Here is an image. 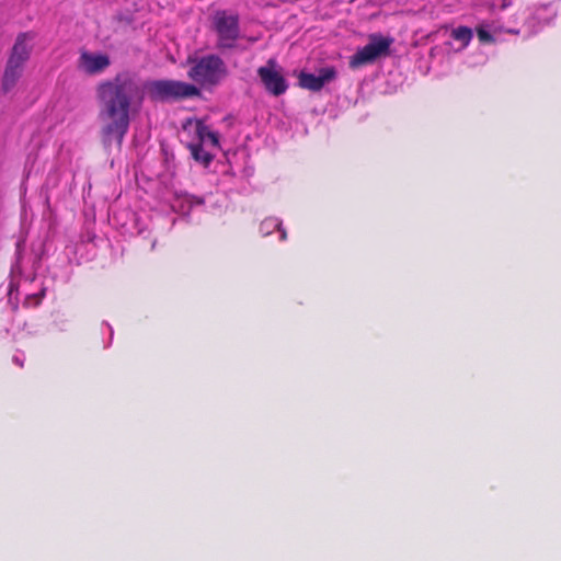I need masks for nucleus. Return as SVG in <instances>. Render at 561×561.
Instances as JSON below:
<instances>
[{"instance_id": "nucleus-1", "label": "nucleus", "mask_w": 561, "mask_h": 561, "mask_svg": "<svg viewBox=\"0 0 561 561\" xmlns=\"http://www.w3.org/2000/svg\"><path fill=\"white\" fill-rule=\"evenodd\" d=\"M99 103L100 130L104 146L113 142L122 147L130 125V114L138 111L147 94L152 102L183 100L201 95L195 84L176 80H148L140 82L129 72L117 73L101 81L95 89Z\"/></svg>"}, {"instance_id": "nucleus-2", "label": "nucleus", "mask_w": 561, "mask_h": 561, "mask_svg": "<svg viewBox=\"0 0 561 561\" xmlns=\"http://www.w3.org/2000/svg\"><path fill=\"white\" fill-rule=\"evenodd\" d=\"M191 65L187 77L203 89H211L220 84L229 75L226 62L215 54L201 58L188 59Z\"/></svg>"}, {"instance_id": "nucleus-3", "label": "nucleus", "mask_w": 561, "mask_h": 561, "mask_svg": "<svg viewBox=\"0 0 561 561\" xmlns=\"http://www.w3.org/2000/svg\"><path fill=\"white\" fill-rule=\"evenodd\" d=\"M28 39L31 37L27 33L19 34L15 39L2 76L1 83L4 93L10 92L22 77L24 65L31 56V47L27 45Z\"/></svg>"}, {"instance_id": "nucleus-4", "label": "nucleus", "mask_w": 561, "mask_h": 561, "mask_svg": "<svg viewBox=\"0 0 561 561\" xmlns=\"http://www.w3.org/2000/svg\"><path fill=\"white\" fill-rule=\"evenodd\" d=\"M213 27L217 35L216 47L220 51L237 48L240 37L239 18L227 11H217L213 16Z\"/></svg>"}, {"instance_id": "nucleus-5", "label": "nucleus", "mask_w": 561, "mask_h": 561, "mask_svg": "<svg viewBox=\"0 0 561 561\" xmlns=\"http://www.w3.org/2000/svg\"><path fill=\"white\" fill-rule=\"evenodd\" d=\"M392 43L393 39L391 37H383L379 34L370 35L369 43L351 57L350 66L357 68L374 62L377 58L389 54Z\"/></svg>"}, {"instance_id": "nucleus-6", "label": "nucleus", "mask_w": 561, "mask_h": 561, "mask_svg": "<svg viewBox=\"0 0 561 561\" xmlns=\"http://www.w3.org/2000/svg\"><path fill=\"white\" fill-rule=\"evenodd\" d=\"M257 76L265 90L274 96L284 94L288 89V83L274 58L257 69Z\"/></svg>"}, {"instance_id": "nucleus-7", "label": "nucleus", "mask_w": 561, "mask_h": 561, "mask_svg": "<svg viewBox=\"0 0 561 561\" xmlns=\"http://www.w3.org/2000/svg\"><path fill=\"white\" fill-rule=\"evenodd\" d=\"M336 78V70L334 67H324L319 70L316 76L306 71H301L298 75V84L301 89H306L312 92L320 91L327 83L333 81Z\"/></svg>"}, {"instance_id": "nucleus-8", "label": "nucleus", "mask_w": 561, "mask_h": 561, "mask_svg": "<svg viewBox=\"0 0 561 561\" xmlns=\"http://www.w3.org/2000/svg\"><path fill=\"white\" fill-rule=\"evenodd\" d=\"M111 61L108 56L103 54H91L84 51L80 55L79 67L88 75H96L103 72Z\"/></svg>"}, {"instance_id": "nucleus-9", "label": "nucleus", "mask_w": 561, "mask_h": 561, "mask_svg": "<svg viewBox=\"0 0 561 561\" xmlns=\"http://www.w3.org/2000/svg\"><path fill=\"white\" fill-rule=\"evenodd\" d=\"M196 135L201 144L209 141L215 147L219 146L218 134L210 130V128L201 121L196 123Z\"/></svg>"}, {"instance_id": "nucleus-10", "label": "nucleus", "mask_w": 561, "mask_h": 561, "mask_svg": "<svg viewBox=\"0 0 561 561\" xmlns=\"http://www.w3.org/2000/svg\"><path fill=\"white\" fill-rule=\"evenodd\" d=\"M188 149L193 159L202 163L204 167H208L214 159L213 154L204 150L201 142L188 145Z\"/></svg>"}, {"instance_id": "nucleus-11", "label": "nucleus", "mask_w": 561, "mask_h": 561, "mask_svg": "<svg viewBox=\"0 0 561 561\" xmlns=\"http://www.w3.org/2000/svg\"><path fill=\"white\" fill-rule=\"evenodd\" d=\"M472 30L468 26H458L451 31V37L455 41L462 43V48H466L472 39Z\"/></svg>"}, {"instance_id": "nucleus-12", "label": "nucleus", "mask_w": 561, "mask_h": 561, "mask_svg": "<svg viewBox=\"0 0 561 561\" xmlns=\"http://www.w3.org/2000/svg\"><path fill=\"white\" fill-rule=\"evenodd\" d=\"M263 226H274L276 227L279 231H280V239L282 240H285L286 239V231L285 230H282L280 228V222H278L277 219H270V220H266L262 224Z\"/></svg>"}, {"instance_id": "nucleus-13", "label": "nucleus", "mask_w": 561, "mask_h": 561, "mask_svg": "<svg viewBox=\"0 0 561 561\" xmlns=\"http://www.w3.org/2000/svg\"><path fill=\"white\" fill-rule=\"evenodd\" d=\"M478 33V37L481 42H484V43H490V42H493V36L485 30L483 28H479L477 31Z\"/></svg>"}]
</instances>
